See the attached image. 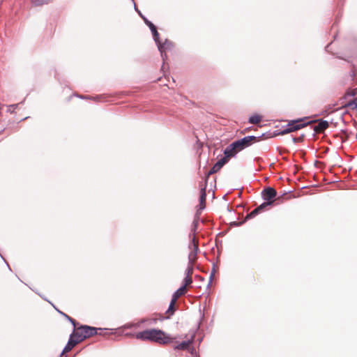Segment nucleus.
<instances>
[{"mask_svg": "<svg viewBox=\"0 0 357 357\" xmlns=\"http://www.w3.org/2000/svg\"><path fill=\"white\" fill-rule=\"evenodd\" d=\"M271 205V202H266L261 204L260 206L255 208L252 212H250L248 215H247L245 219H250L254 218L258 213H261L264 210H265L268 206Z\"/></svg>", "mask_w": 357, "mask_h": 357, "instance_id": "nucleus-6", "label": "nucleus"}, {"mask_svg": "<svg viewBox=\"0 0 357 357\" xmlns=\"http://www.w3.org/2000/svg\"><path fill=\"white\" fill-rule=\"evenodd\" d=\"M139 324H140V323H137V324H126V325L125 326V327H126V328H132V327L137 328V327H139Z\"/></svg>", "mask_w": 357, "mask_h": 357, "instance_id": "nucleus-24", "label": "nucleus"}, {"mask_svg": "<svg viewBox=\"0 0 357 357\" xmlns=\"http://www.w3.org/2000/svg\"><path fill=\"white\" fill-rule=\"evenodd\" d=\"M329 126V123L326 121H320L317 126H314V130L317 133L323 132Z\"/></svg>", "mask_w": 357, "mask_h": 357, "instance_id": "nucleus-15", "label": "nucleus"}, {"mask_svg": "<svg viewBox=\"0 0 357 357\" xmlns=\"http://www.w3.org/2000/svg\"><path fill=\"white\" fill-rule=\"evenodd\" d=\"M206 183L204 185L203 187L201 188L200 190V197H199V209L202 210L206 207Z\"/></svg>", "mask_w": 357, "mask_h": 357, "instance_id": "nucleus-13", "label": "nucleus"}, {"mask_svg": "<svg viewBox=\"0 0 357 357\" xmlns=\"http://www.w3.org/2000/svg\"><path fill=\"white\" fill-rule=\"evenodd\" d=\"M261 121V116L259 115H254L250 117L249 122L252 124H257Z\"/></svg>", "mask_w": 357, "mask_h": 357, "instance_id": "nucleus-20", "label": "nucleus"}, {"mask_svg": "<svg viewBox=\"0 0 357 357\" xmlns=\"http://www.w3.org/2000/svg\"><path fill=\"white\" fill-rule=\"evenodd\" d=\"M259 140V138L255 136H247L241 139L233 142V144L236 146L237 151L239 152L245 148L250 146L253 143L258 142Z\"/></svg>", "mask_w": 357, "mask_h": 357, "instance_id": "nucleus-4", "label": "nucleus"}, {"mask_svg": "<svg viewBox=\"0 0 357 357\" xmlns=\"http://www.w3.org/2000/svg\"><path fill=\"white\" fill-rule=\"evenodd\" d=\"M66 317H68V319L73 324L74 326L75 325V321L74 319H73L72 318H70L68 315H66Z\"/></svg>", "mask_w": 357, "mask_h": 357, "instance_id": "nucleus-27", "label": "nucleus"}, {"mask_svg": "<svg viewBox=\"0 0 357 357\" xmlns=\"http://www.w3.org/2000/svg\"><path fill=\"white\" fill-rule=\"evenodd\" d=\"M197 259V254L190 252L188 255V264L194 265Z\"/></svg>", "mask_w": 357, "mask_h": 357, "instance_id": "nucleus-19", "label": "nucleus"}, {"mask_svg": "<svg viewBox=\"0 0 357 357\" xmlns=\"http://www.w3.org/2000/svg\"><path fill=\"white\" fill-rule=\"evenodd\" d=\"M353 104L354 105L355 107L357 108V98L354 100Z\"/></svg>", "mask_w": 357, "mask_h": 357, "instance_id": "nucleus-28", "label": "nucleus"}, {"mask_svg": "<svg viewBox=\"0 0 357 357\" xmlns=\"http://www.w3.org/2000/svg\"><path fill=\"white\" fill-rule=\"evenodd\" d=\"M238 152L236 146L232 143L225 149L224 151L225 157L222 158H226V162H227L229 158L234 156Z\"/></svg>", "mask_w": 357, "mask_h": 357, "instance_id": "nucleus-10", "label": "nucleus"}, {"mask_svg": "<svg viewBox=\"0 0 357 357\" xmlns=\"http://www.w3.org/2000/svg\"><path fill=\"white\" fill-rule=\"evenodd\" d=\"M357 94V89H351V91H349L347 93V95L348 96H354Z\"/></svg>", "mask_w": 357, "mask_h": 357, "instance_id": "nucleus-23", "label": "nucleus"}, {"mask_svg": "<svg viewBox=\"0 0 357 357\" xmlns=\"http://www.w3.org/2000/svg\"><path fill=\"white\" fill-rule=\"evenodd\" d=\"M137 340L143 341H152L160 344H169L173 342L172 337H169L164 331L158 329H147L135 334Z\"/></svg>", "mask_w": 357, "mask_h": 357, "instance_id": "nucleus-1", "label": "nucleus"}, {"mask_svg": "<svg viewBox=\"0 0 357 357\" xmlns=\"http://www.w3.org/2000/svg\"><path fill=\"white\" fill-rule=\"evenodd\" d=\"M198 219H199V218L197 217V218L195 219L193 222H192L191 232L189 234L190 238H192L193 235H195L196 236V234L195 233H196V231L197 229V227H198V225H199V220Z\"/></svg>", "mask_w": 357, "mask_h": 357, "instance_id": "nucleus-17", "label": "nucleus"}, {"mask_svg": "<svg viewBox=\"0 0 357 357\" xmlns=\"http://www.w3.org/2000/svg\"><path fill=\"white\" fill-rule=\"evenodd\" d=\"M158 45V49L161 53V56L165 59V57H167L166 51L169 50L173 46L172 43L168 40H165L163 43H161L158 40V42H156Z\"/></svg>", "mask_w": 357, "mask_h": 357, "instance_id": "nucleus-8", "label": "nucleus"}, {"mask_svg": "<svg viewBox=\"0 0 357 357\" xmlns=\"http://www.w3.org/2000/svg\"><path fill=\"white\" fill-rule=\"evenodd\" d=\"M78 343H79V342L74 336V335L72 334L66 346L64 347L62 354H63L65 353L69 352Z\"/></svg>", "mask_w": 357, "mask_h": 357, "instance_id": "nucleus-12", "label": "nucleus"}, {"mask_svg": "<svg viewBox=\"0 0 357 357\" xmlns=\"http://www.w3.org/2000/svg\"><path fill=\"white\" fill-rule=\"evenodd\" d=\"M226 158H221L219 160L211 169V170L207 173L206 176V180L208 179L210 175L213 174L216 172H218L225 164H226Z\"/></svg>", "mask_w": 357, "mask_h": 357, "instance_id": "nucleus-9", "label": "nucleus"}, {"mask_svg": "<svg viewBox=\"0 0 357 357\" xmlns=\"http://www.w3.org/2000/svg\"><path fill=\"white\" fill-rule=\"evenodd\" d=\"M187 293V288L185 287H181L172 296L169 308L165 312L166 318H169L174 314L176 310V303L178 298L185 295Z\"/></svg>", "mask_w": 357, "mask_h": 357, "instance_id": "nucleus-3", "label": "nucleus"}, {"mask_svg": "<svg viewBox=\"0 0 357 357\" xmlns=\"http://www.w3.org/2000/svg\"><path fill=\"white\" fill-rule=\"evenodd\" d=\"M192 282V277H186L183 280V287L187 288L188 286L190 285Z\"/></svg>", "mask_w": 357, "mask_h": 357, "instance_id": "nucleus-21", "label": "nucleus"}, {"mask_svg": "<svg viewBox=\"0 0 357 357\" xmlns=\"http://www.w3.org/2000/svg\"><path fill=\"white\" fill-rule=\"evenodd\" d=\"M193 266L194 265L188 264L185 271L186 277H192V275L193 273Z\"/></svg>", "mask_w": 357, "mask_h": 357, "instance_id": "nucleus-22", "label": "nucleus"}, {"mask_svg": "<svg viewBox=\"0 0 357 357\" xmlns=\"http://www.w3.org/2000/svg\"><path fill=\"white\" fill-rule=\"evenodd\" d=\"M52 0H30L31 3L35 6H40L49 3Z\"/></svg>", "mask_w": 357, "mask_h": 357, "instance_id": "nucleus-18", "label": "nucleus"}, {"mask_svg": "<svg viewBox=\"0 0 357 357\" xmlns=\"http://www.w3.org/2000/svg\"><path fill=\"white\" fill-rule=\"evenodd\" d=\"M303 137H304V136H303V135H302V136H301V137H297V138L294 137V138L293 139V140H294V142L295 143H297V142H299L303 141Z\"/></svg>", "mask_w": 357, "mask_h": 357, "instance_id": "nucleus-25", "label": "nucleus"}, {"mask_svg": "<svg viewBox=\"0 0 357 357\" xmlns=\"http://www.w3.org/2000/svg\"><path fill=\"white\" fill-rule=\"evenodd\" d=\"M276 194L275 190L273 188H267L262 192L264 199L266 202H271V204L274 202L273 199L275 197Z\"/></svg>", "mask_w": 357, "mask_h": 357, "instance_id": "nucleus-7", "label": "nucleus"}, {"mask_svg": "<svg viewBox=\"0 0 357 357\" xmlns=\"http://www.w3.org/2000/svg\"><path fill=\"white\" fill-rule=\"evenodd\" d=\"M77 340L81 342L86 338H89L95 335H100L103 336L108 335L112 337L113 333L104 331L102 328H96L88 326H82L78 327L73 333Z\"/></svg>", "mask_w": 357, "mask_h": 357, "instance_id": "nucleus-2", "label": "nucleus"}, {"mask_svg": "<svg viewBox=\"0 0 357 357\" xmlns=\"http://www.w3.org/2000/svg\"><path fill=\"white\" fill-rule=\"evenodd\" d=\"M18 105H11L8 106V111L12 112L13 109H15L17 107Z\"/></svg>", "mask_w": 357, "mask_h": 357, "instance_id": "nucleus-26", "label": "nucleus"}, {"mask_svg": "<svg viewBox=\"0 0 357 357\" xmlns=\"http://www.w3.org/2000/svg\"><path fill=\"white\" fill-rule=\"evenodd\" d=\"M144 22L151 29L155 41L158 42L159 33L157 31L155 26L151 22L149 21L146 19H144Z\"/></svg>", "mask_w": 357, "mask_h": 357, "instance_id": "nucleus-14", "label": "nucleus"}, {"mask_svg": "<svg viewBox=\"0 0 357 357\" xmlns=\"http://www.w3.org/2000/svg\"><path fill=\"white\" fill-rule=\"evenodd\" d=\"M192 340H193V337H192L191 340H188V341H184V342L180 343L179 344L176 345L175 347V349H178V350H185V349H188V347L192 342Z\"/></svg>", "mask_w": 357, "mask_h": 357, "instance_id": "nucleus-16", "label": "nucleus"}, {"mask_svg": "<svg viewBox=\"0 0 357 357\" xmlns=\"http://www.w3.org/2000/svg\"><path fill=\"white\" fill-rule=\"evenodd\" d=\"M307 126V123H303L301 119L290 121L287 128L281 132V135H285L291 132L300 130Z\"/></svg>", "mask_w": 357, "mask_h": 357, "instance_id": "nucleus-5", "label": "nucleus"}, {"mask_svg": "<svg viewBox=\"0 0 357 357\" xmlns=\"http://www.w3.org/2000/svg\"><path fill=\"white\" fill-rule=\"evenodd\" d=\"M188 248L190 250V252L191 253L197 254L199 252V240L195 235H193L192 238H190Z\"/></svg>", "mask_w": 357, "mask_h": 357, "instance_id": "nucleus-11", "label": "nucleus"}]
</instances>
